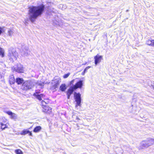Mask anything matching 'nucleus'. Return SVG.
Returning a JSON list of instances; mask_svg holds the SVG:
<instances>
[{
  "label": "nucleus",
  "instance_id": "8",
  "mask_svg": "<svg viewBox=\"0 0 154 154\" xmlns=\"http://www.w3.org/2000/svg\"><path fill=\"white\" fill-rule=\"evenodd\" d=\"M21 54L23 56L27 57L30 54L28 46L23 45L21 48Z\"/></svg>",
  "mask_w": 154,
  "mask_h": 154
},
{
  "label": "nucleus",
  "instance_id": "29",
  "mask_svg": "<svg viewBox=\"0 0 154 154\" xmlns=\"http://www.w3.org/2000/svg\"><path fill=\"white\" fill-rule=\"evenodd\" d=\"M75 81V79H73L72 80V81H71L70 82V85H73V83Z\"/></svg>",
  "mask_w": 154,
  "mask_h": 154
},
{
  "label": "nucleus",
  "instance_id": "15",
  "mask_svg": "<svg viewBox=\"0 0 154 154\" xmlns=\"http://www.w3.org/2000/svg\"><path fill=\"white\" fill-rule=\"evenodd\" d=\"M27 134H29V135L30 136H32V134L31 131H29L27 129H24L20 133L21 135H25Z\"/></svg>",
  "mask_w": 154,
  "mask_h": 154
},
{
  "label": "nucleus",
  "instance_id": "17",
  "mask_svg": "<svg viewBox=\"0 0 154 154\" xmlns=\"http://www.w3.org/2000/svg\"><path fill=\"white\" fill-rule=\"evenodd\" d=\"M38 86H40V88H43L44 87V85L45 84H48L50 82H42L41 81H37L36 82H34Z\"/></svg>",
  "mask_w": 154,
  "mask_h": 154
},
{
  "label": "nucleus",
  "instance_id": "32",
  "mask_svg": "<svg viewBox=\"0 0 154 154\" xmlns=\"http://www.w3.org/2000/svg\"><path fill=\"white\" fill-rule=\"evenodd\" d=\"M90 67H91V66H88L85 69L84 71H85V70H88V69L90 68Z\"/></svg>",
  "mask_w": 154,
  "mask_h": 154
},
{
  "label": "nucleus",
  "instance_id": "33",
  "mask_svg": "<svg viewBox=\"0 0 154 154\" xmlns=\"http://www.w3.org/2000/svg\"><path fill=\"white\" fill-rule=\"evenodd\" d=\"M63 6V5L62 4H60L59 5V7L60 8H61L62 9V7Z\"/></svg>",
  "mask_w": 154,
  "mask_h": 154
},
{
  "label": "nucleus",
  "instance_id": "14",
  "mask_svg": "<svg viewBox=\"0 0 154 154\" xmlns=\"http://www.w3.org/2000/svg\"><path fill=\"white\" fill-rule=\"evenodd\" d=\"M75 90V89H74V88L72 86L70 87V88L68 89L67 92V97L68 99H69L70 95Z\"/></svg>",
  "mask_w": 154,
  "mask_h": 154
},
{
  "label": "nucleus",
  "instance_id": "28",
  "mask_svg": "<svg viewBox=\"0 0 154 154\" xmlns=\"http://www.w3.org/2000/svg\"><path fill=\"white\" fill-rule=\"evenodd\" d=\"M47 103L44 100H42V103L43 106H46L45 105Z\"/></svg>",
  "mask_w": 154,
  "mask_h": 154
},
{
  "label": "nucleus",
  "instance_id": "23",
  "mask_svg": "<svg viewBox=\"0 0 154 154\" xmlns=\"http://www.w3.org/2000/svg\"><path fill=\"white\" fill-rule=\"evenodd\" d=\"M4 50L0 47V56L3 57L4 56Z\"/></svg>",
  "mask_w": 154,
  "mask_h": 154
},
{
  "label": "nucleus",
  "instance_id": "6",
  "mask_svg": "<svg viewBox=\"0 0 154 154\" xmlns=\"http://www.w3.org/2000/svg\"><path fill=\"white\" fill-rule=\"evenodd\" d=\"M152 145L150 138L148 139L147 140L142 141L140 143V147L141 148H147Z\"/></svg>",
  "mask_w": 154,
  "mask_h": 154
},
{
  "label": "nucleus",
  "instance_id": "2",
  "mask_svg": "<svg viewBox=\"0 0 154 154\" xmlns=\"http://www.w3.org/2000/svg\"><path fill=\"white\" fill-rule=\"evenodd\" d=\"M35 85L34 82L31 81H28L25 82L22 85L23 90L27 91L32 89Z\"/></svg>",
  "mask_w": 154,
  "mask_h": 154
},
{
  "label": "nucleus",
  "instance_id": "30",
  "mask_svg": "<svg viewBox=\"0 0 154 154\" xmlns=\"http://www.w3.org/2000/svg\"><path fill=\"white\" fill-rule=\"evenodd\" d=\"M152 143V145L154 144V138H150Z\"/></svg>",
  "mask_w": 154,
  "mask_h": 154
},
{
  "label": "nucleus",
  "instance_id": "36",
  "mask_svg": "<svg viewBox=\"0 0 154 154\" xmlns=\"http://www.w3.org/2000/svg\"><path fill=\"white\" fill-rule=\"evenodd\" d=\"M2 77V76L1 75H0V79Z\"/></svg>",
  "mask_w": 154,
  "mask_h": 154
},
{
  "label": "nucleus",
  "instance_id": "21",
  "mask_svg": "<svg viewBox=\"0 0 154 154\" xmlns=\"http://www.w3.org/2000/svg\"><path fill=\"white\" fill-rule=\"evenodd\" d=\"M41 129L42 128L41 126H37L34 128L33 131L35 133L38 132L41 130Z\"/></svg>",
  "mask_w": 154,
  "mask_h": 154
},
{
  "label": "nucleus",
  "instance_id": "11",
  "mask_svg": "<svg viewBox=\"0 0 154 154\" xmlns=\"http://www.w3.org/2000/svg\"><path fill=\"white\" fill-rule=\"evenodd\" d=\"M83 85V81L82 80H80L78 82H77L72 87L74 88L75 90L78 88H82Z\"/></svg>",
  "mask_w": 154,
  "mask_h": 154
},
{
  "label": "nucleus",
  "instance_id": "20",
  "mask_svg": "<svg viewBox=\"0 0 154 154\" xmlns=\"http://www.w3.org/2000/svg\"><path fill=\"white\" fill-rule=\"evenodd\" d=\"M9 82L10 84H13L15 82V80L13 75H11L10 76Z\"/></svg>",
  "mask_w": 154,
  "mask_h": 154
},
{
  "label": "nucleus",
  "instance_id": "27",
  "mask_svg": "<svg viewBox=\"0 0 154 154\" xmlns=\"http://www.w3.org/2000/svg\"><path fill=\"white\" fill-rule=\"evenodd\" d=\"M5 30L4 28L0 27V35H1L2 33L4 32Z\"/></svg>",
  "mask_w": 154,
  "mask_h": 154
},
{
  "label": "nucleus",
  "instance_id": "31",
  "mask_svg": "<svg viewBox=\"0 0 154 154\" xmlns=\"http://www.w3.org/2000/svg\"><path fill=\"white\" fill-rule=\"evenodd\" d=\"M66 8V5H64L62 7V9L63 10L65 9Z\"/></svg>",
  "mask_w": 154,
  "mask_h": 154
},
{
  "label": "nucleus",
  "instance_id": "9",
  "mask_svg": "<svg viewBox=\"0 0 154 154\" xmlns=\"http://www.w3.org/2000/svg\"><path fill=\"white\" fill-rule=\"evenodd\" d=\"M13 71H15L19 73H23L24 69L22 65L18 64L17 65L12 67Z\"/></svg>",
  "mask_w": 154,
  "mask_h": 154
},
{
  "label": "nucleus",
  "instance_id": "22",
  "mask_svg": "<svg viewBox=\"0 0 154 154\" xmlns=\"http://www.w3.org/2000/svg\"><path fill=\"white\" fill-rule=\"evenodd\" d=\"M23 80L22 78H17L16 79V82L18 85L22 83L23 82Z\"/></svg>",
  "mask_w": 154,
  "mask_h": 154
},
{
  "label": "nucleus",
  "instance_id": "26",
  "mask_svg": "<svg viewBox=\"0 0 154 154\" xmlns=\"http://www.w3.org/2000/svg\"><path fill=\"white\" fill-rule=\"evenodd\" d=\"M70 74V73L69 72L66 74H65V75H63V77L64 79L66 78L69 76Z\"/></svg>",
  "mask_w": 154,
  "mask_h": 154
},
{
  "label": "nucleus",
  "instance_id": "24",
  "mask_svg": "<svg viewBox=\"0 0 154 154\" xmlns=\"http://www.w3.org/2000/svg\"><path fill=\"white\" fill-rule=\"evenodd\" d=\"M15 152L16 154H23L22 152L20 149L15 150Z\"/></svg>",
  "mask_w": 154,
  "mask_h": 154
},
{
  "label": "nucleus",
  "instance_id": "1",
  "mask_svg": "<svg viewBox=\"0 0 154 154\" xmlns=\"http://www.w3.org/2000/svg\"><path fill=\"white\" fill-rule=\"evenodd\" d=\"M44 8V6L43 5L38 6H32L29 7V8L28 13L29 19L32 22H34L38 17L41 15Z\"/></svg>",
  "mask_w": 154,
  "mask_h": 154
},
{
  "label": "nucleus",
  "instance_id": "25",
  "mask_svg": "<svg viewBox=\"0 0 154 154\" xmlns=\"http://www.w3.org/2000/svg\"><path fill=\"white\" fill-rule=\"evenodd\" d=\"M13 33V31L10 29H8V34L9 36H11Z\"/></svg>",
  "mask_w": 154,
  "mask_h": 154
},
{
  "label": "nucleus",
  "instance_id": "4",
  "mask_svg": "<svg viewBox=\"0 0 154 154\" xmlns=\"http://www.w3.org/2000/svg\"><path fill=\"white\" fill-rule=\"evenodd\" d=\"M10 60L12 61L16 60L18 57V54L14 49L9 50L8 55Z\"/></svg>",
  "mask_w": 154,
  "mask_h": 154
},
{
  "label": "nucleus",
  "instance_id": "18",
  "mask_svg": "<svg viewBox=\"0 0 154 154\" xmlns=\"http://www.w3.org/2000/svg\"><path fill=\"white\" fill-rule=\"evenodd\" d=\"M146 43L148 45L154 47V40H148Z\"/></svg>",
  "mask_w": 154,
  "mask_h": 154
},
{
  "label": "nucleus",
  "instance_id": "35",
  "mask_svg": "<svg viewBox=\"0 0 154 154\" xmlns=\"http://www.w3.org/2000/svg\"><path fill=\"white\" fill-rule=\"evenodd\" d=\"M153 88L154 89V84L152 85Z\"/></svg>",
  "mask_w": 154,
  "mask_h": 154
},
{
  "label": "nucleus",
  "instance_id": "19",
  "mask_svg": "<svg viewBox=\"0 0 154 154\" xmlns=\"http://www.w3.org/2000/svg\"><path fill=\"white\" fill-rule=\"evenodd\" d=\"M66 88V86L65 84H62L60 87V90L62 91H64Z\"/></svg>",
  "mask_w": 154,
  "mask_h": 154
},
{
  "label": "nucleus",
  "instance_id": "3",
  "mask_svg": "<svg viewBox=\"0 0 154 154\" xmlns=\"http://www.w3.org/2000/svg\"><path fill=\"white\" fill-rule=\"evenodd\" d=\"M61 82V79L60 77L58 76L54 77L51 83L52 85L51 88L53 90L55 89L59 85Z\"/></svg>",
  "mask_w": 154,
  "mask_h": 154
},
{
  "label": "nucleus",
  "instance_id": "10",
  "mask_svg": "<svg viewBox=\"0 0 154 154\" xmlns=\"http://www.w3.org/2000/svg\"><path fill=\"white\" fill-rule=\"evenodd\" d=\"M103 58V56L97 54L94 57V63L96 66L97 64L100 63Z\"/></svg>",
  "mask_w": 154,
  "mask_h": 154
},
{
  "label": "nucleus",
  "instance_id": "13",
  "mask_svg": "<svg viewBox=\"0 0 154 154\" xmlns=\"http://www.w3.org/2000/svg\"><path fill=\"white\" fill-rule=\"evenodd\" d=\"M52 108L47 106H45L43 107L42 111L44 112L50 114L51 112Z\"/></svg>",
  "mask_w": 154,
  "mask_h": 154
},
{
  "label": "nucleus",
  "instance_id": "34",
  "mask_svg": "<svg viewBox=\"0 0 154 154\" xmlns=\"http://www.w3.org/2000/svg\"><path fill=\"white\" fill-rule=\"evenodd\" d=\"M76 119H78V120H79V119L78 118L77 116H76Z\"/></svg>",
  "mask_w": 154,
  "mask_h": 154
},
{
  "label": "nucleus",
  "instance_id": "7",
  "mask_svg": "<svg viewBox=\"0 0 154 154\" xmlns=\"http://www.w3.org/2000/svg\"><path fill=\"white\" fill-rule=\"evenodd\" d=\"M8 122L7 119L4 117H0V128L4 130L8 128Z\"/></svg>",
  "mask_w": 154,
  "mask_h": 154
},
{
  "label": "nucleus",
  "instance_id": "12",
  "mask_svg": "<svg viewBox=\"0 0 154 154\" xmlns=\"http://www.w3.org/2000/svg\"><path fill=\"white\" fill-rule=\"evenodd\" d=\"M5 112L9 115L10 116L11 118L13 119L16 120L17 118V116L16 114L12 112L11 111H6Z\"/></svg>",
  "mask_w": 154,
  "mask_h": 154
},
{
  "label": "nucleus",
  "instance_id": "5",
  "mask_svg": "<svg viewBox=\"0 0 154 154\" xmlns=\"http://www.w3.org/2000/svg\"><path fill=\"white\" fill-rule=\"evenodd\" d=\"M74 96L75 100L76 102L75 107L77 108L78 106H81V94L79 93L75 92Z\"/></svg>",
  "mask_w": 154,
  "mask_h": 154
},
{
  "label": "nucleus",
  "instance_id": "16",
  "mask_svg": "<svg viewBox=\"0 0 154 154\" xmlns=\"http://www.w3.org/2000/svg\"><path fill=\"white\" fill-rule=\"evenodd\" d=\"M33 95L37 99L39 100H41L42 99H44L45 95L42 94H38V93H36L33 94Z\"/></svg>",
  "mask_w": 154,
  "mask_h": 154
}]
</instances>
